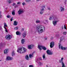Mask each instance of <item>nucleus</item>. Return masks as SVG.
Here are the masks:
<instances>
[{
    "mask_svg": "<svg viewBox=\"0 0 67 67\" xmlns=\"http://www.w3.org/2000/svg\"><path fill=\"white\" fill-rule=\"evenodd\" d=\"M13 60V58L11 57H10L7 56L6 59V60Z\"/></svg>",
    "mask_w": 67,
    "mask_h": 67,
    "instance_id": "6e6552de",
    "label": "nucleus"
},
{
    "mask_svg": "<svg viewBox=\"0 0 67 67\" xmlns=\"http://www.w3.org/2000/svg\"><path fill=\"white\" fill-rule=\"evenodd\" d=\"M7 18H11V16L10 15H7Z\"/></svg>",
    "mask_w": 67,
    "mask_h": 67,
    "instance_id": "c85d7f7f",
    "label": "nucleus"
},
{
    "mask_svg": "<svg viewBox=\"0 0 67 67\" xmlns=\"http://www.w3.org/2000/svg\"><path fill=\"white\" fill-rule=\"evenodd\" d=\"M16 4L15 3H13V4L12 5H15Z\"/></svg>",
    "mask_w": 67,
    "mask_h": 67,
    "instance_id": "09e8293b",
    "label": "nucleus"
},
{
    "mask_svg": "<svg viewBox=\"0 0 67 67\" xmlns=\"http://www.w3.org/2000/svg\"><path fill=\"white\" fill-rule=\"evenodd\" d=\"M24 28H22L21 31H24Z\"/></svg>",
    "mask_w": 67,
    "mask_h": 67,
    "instance_id": "a18cd8bd",
    "label": "nucleus"
},
{
    "mask_svg": "<svg viewBox=\"0 0 67 67\" xmlns=\"http://www.w3.org/2000/svg\"><path fill=\"white\" fill-rule=\"evenodd\" d=\"M2 30V27L0 26V30Z\"/></svg>",
    "mask_w": 67,
    "mask_h": 67,
    "instance_id": "c03bdc74",
    "label": "nucleus"
},
{
    "mask_svg": "<svg viewBox=\"0 0 67 67\" xmlns=\"http://www.w3.org/2000/svg\"><path fill=\"white\" fill-rule=\"evenodd\" d=\"M18 7V5H16L15 6V8H16Z\"/></svg>",
    "mask_w": 67,
    "mask_h": 67,
    "instance_id": "c9c22d12",
    "label": "nucleus"
},
{
    "mask_svg": "<svg viewBox=\"0 0 67 67\" xmlns=\"http://www.w3.org/2000/svg\"><path fill=\"white\" fill-rule=\"evenodd\" d=\"M17 4H21V2H18L17 3Z\"/></svg>",
    "mask_w": 67,
    "mask_h": 67,
    "instance_id": "4c0bfd02",
    "label": "nucleus"
},
{
    "mask_svg": "<svg viewBox=\"0 0 67 67\" xmlns=\"http://www.w3.org/2000/svg\"><path fill=\"white\" fill-rule=\"evenodd\" d=\"M18 29H19L18 27H16L15 28V30H18Z\"/></svg>",
    "mask_w": 67,
    "mask_h": 67,
    "instance_id": "2f4dec72",
    "label": "nucleus"
},
{
    "mask_svg": "<svg viewBox=\"0 0 67 67\" xmlns=\"http://www.w3.org/2000/svg\"><path fill=\"white\" fill-rule=\"evenodd\" d=\"M40 20H37L36 21V23H40Z\"/></svg>",
    "mask_w": 67,
    "mask_h": 67,
    "instance_id": "72a5a7b5",
    "label": "nucleus"
},
{
    "mask_svg": "<svg viewBox=\"0 0 67 67\" xmlns=\"http://www.w3.org/2000/svg\"><path fill=\"white\" fill-rule=\"evenodd\" d=\"M45 28L44 26L40 25H37L36 27V30L38 33H42L44 32Z\"/></svg>",
    "mask_w": 67,
    "mask_h": 67,
    "instance_id": "f257e3e1",
    "label": "nucleus"
},
{
    "mask_svg": "<svg viewBox=\"0 0 67 67\" xmlns=\"http://www.w3.org/2000/svg\"><path fill=\"white\" fill-rule=\"evenodd\" d=\"M45 21H46V22L47 23H48V20H45Z\"/></svg>",
    "mask_w": 67,
    "mask_h": 67,
    "instance_id": "8fccbe9b",
    "label": "nucleus"
},
{
    "mask_svg": "<svg viewBox=\"0 0 67 67\" xmlns=\"http://www.w3.org/2000/svg\"><path fill=\"white\" fill-rule=\"evenodd\" d=\"M5 29V31L6 32H8V30H7V28H6V29Z\"/></svg>",
    "mask_w": 67,
    "mask_h": 67,
    "instance_id": "49530a36",
    "label": "nucleus"
},
{
    "mask_svg": "<svg viewBox=\"0 0 67 67\" xmlns=\"http://www.w3.org/2000/svg\"><path fill=\"white\" fill-rule=\"evenodd\" d=\"M7 25V24L5 23H4V27L5 29H6V25Z\"/></svg>",
    "mask_w": 67,
    "mask_h": 67,
    "instance_id": "393cba45",
    "label": "nucleus"
},
{
    "mask_svg": "<svg viewBox=\"0 0 67 67\" xmlns=\"http://www.w3.org/2000/svg\"><path fill=\"white\" fill-rule=\"evenodd\" d=\"M21 43L22 44H23L24 43V42L25 41H24V39H23L21 40Z\"/></svg>",
    "mask_w": 67,
    "mask_h": 67,
    "instance_id": "5701e85b",
    "label": "nucleus"
},
{
    "mask_svg": "<svg viewBox=\"0 0 67 67\" xmlns=\"http://www.w3.org/2000/svg\"><path fill=\"white\" fill-rule=\"evenodd\" d=\"M39 64L40 66H42L43 65V63L41 62H39Z\"/></svg>",
    "mask_w": 67,
    "mask_h": 67,
    "instance_id": "c756f323",
    "label": "nucleus"
},
{
    "mask_svg": "<svg viewBox=\"0 0 67 67\" xmlns=\"http://www.w3.org/2000/svg\"><path fill=\"white\" fill-rule=\"evenodd\" d=\"M51 40H53V37H51Z\"/></svg>",
    "mask_w": 67,
    "mask_h": 67,
    "instance_id": "37998d69",
    "label": "nucleus"
},
{
    "mask_svg": "<svg viewBox=\"0 0 67 67\" xmlns=\"http://www.w3.org/2000/svg\"><path fill=\"white\" fill-rule=\"evenodd\" d=\"M26 35V32H24L23 33V36L24 38L25 37V36Z\"/></svg>",
    "mask_w": 67,
    "mask_h": 67,
    "instance_id": "4468645a",
    "label": "nucleus"
},
{
    "mask_svg": "<svg viewBox=\"0 0 67 67\" xmlns=\"http://www.w3.org/2000/svg\"><path fill=\"white\" fill-rule=\"evenodd\" d=\"M60 8L61 12H62V11H64V10H65V8L62 6H60Z\"/></svg>",
    "mask_w": 67,
    "mask_h": 67,
    "instance_id": "2eb2a0df",
    "label": "nucleus"
},
{
    "mask_svg": "<svg viewBox=\"0 0 67 67\" xmlns=\"http://www.w3.org/2000/svg\"><path fill=\"white\" fill-rule=\"evenodd\" d=\"M64 29H65L66 30L67 29V28H66V25H64Z\"/></svg>",
    "mask_w": 67,
    "mask_h": 67,
    "instance_id": "a19ab883",
    "label": "nucleus"
},
{
    "mask_svg": "<svg viewBox=\"0 0 67 67\" xmlns=\"http://www.w3.org/2000/svg\"><path fill=\"white\" fill-rule=\"evenodd\" d=\"M18 21H14V25H15V26H16V25H18Z\"/></svg>",
    "mask_w": 67,
    "mask_h": 67,
    "instance_id": "dca6fc26",
    "label": "nucleus"
},
{
    "mask_svg": "<svg viewBox=\"0 0 67 67\" xmlns=\"http://www.w3.org/2000/svg\"><path fill=\"white\" fill-rule=\"evenodd\" d=\"M5 38L7 39H8V40H10L12 38V36L10 35H8L6 36Z\"/></svg>",
    "mask_w": 67,
    "mask_h": 67,
    "instance_id": "1a4fd4ad",
    "label": "nucleus"
},
{
    "mask_svg": "<svg viewBox=\"0 0 67 67\" xmlns=\"http://www.w3.org/2000/svg\"><path fill=\"white\" fill-rule=\"evenodd\" d=\"M6 27H8V25H6Z\"/></svg>",
    "mask_w": 67,
    "mask_h": 67,
    "instance_id": "13d9d810",
    "label": "nucleus"
},
{
    "mask_svg": "<svg viewBox=\"0 0 67 67\" xmlns=\"http://www.w3.org/2000/svg\"><path fill=\"white\" fill-rule=\"evenodd\" d=\"M25 2H31V0H25Z\"/></svg>",
    "mask_w": 67,
    "mask_h": 67,
    "instance_id": "bb28decb",
    "label": "nucleus"
},
{
    "mask_svg": "<svg viewBox=\"0 0 67 67\" xmlns=\"http://www.w3.org/2000/svg\"><path fill=\"white\" fill-rule=\"evenodd\" d=\"M8 49H5L4 51V53L5 54H8Z\"/></svg>",
    "mask_w": 67,
    "mask_h": 67,
    "instance_id": "f3484780",
    "label": "nucleus"
},
{
    "mask_svg": "<svg viewBox=\"0 0 67 67\" xmlns=\"http://www.w3.org/2000/svg\"><path fill=\"white\" fill-rule=\"evenodd\" d=\"M22 67H23V66H22Z\"/></svg>",
    "mask_w": 67,
    "mask_h": 67,
    "instance_id": "0e129e2a",
    "label": "nucleus"
},
{
    "mask_svg": "<svg viewBox=\"0 0 67 67\" xmlns=\"http://www.w3.org/2000/svg\"><path fill=\"white\" fill-rule=\"evenodd\" d=\"M46 66L47 67H48V65H47Z\"/></svg>",
    "mask_w": 67,
    "mask_h": 67,
    "instance_id": "6e6d98bb",
    "label": "nucleus"
},
{
    "mask_svg": "<svg viewBox=\"0 0 67 67\" xmlns=\"http://www.w3.org/2000/svg\"><path fill=\"white\" fill-rule=\"evenodd\" d=\"M16 34L17 35H20V34H21V33L19 31H17L16 32Z\"/></svg>",
    "mask_w": 67,
    "mask_h": 67,
    "instance_id": "6ab92c4d",
    "label": "nucleus"
},
{
    "mask_svg": "<svg viewBox=\"0 0 67 67\" xmlns=\"http://www.w3.org/2000/svg\"><path fill=\"white\" fill-rule=\"evenodd\" d=\"M40 60H42V58H40Z\"/></svg>",
    "mask_w": 67,
    "mask_h": 67,
    "instance_id": "864d4df0",
    "label": "nucleus"
},
{
    "mask_svg": "<svg viewBox=\"0 0 67 67\" xmlns=\"http://www.w3.org/2000/svg\"><path fill=\"white\" fill-rule=\"evenodd\" d=\"M2 15L1 14H0V19H1L2 17Z\"/></svg>",
    "mask_w": 67,
    "mask_h": 67,
    "instance_id": "de8ad7c7",
    "label": "nucleus"
},
{
    "mask_svg": "<svg viewBox=\"0 0 67 67\" xmlns=\"http://www.w3.org/2000/svg\"><path fill=\"white\" fill-rule=\"evenodd\" d=\"M66 33L67 32H64L63 33V34H64V35H66Z\"/></svg>",
    "mask_w": 67,
    "mask_h": 67,
    "instance_id": "473e14b6",
    "label": "nucleus"
},
{
    "mask_svg": "<svg viewBox=\"0 0 67 67\" xmlns=\"http://www.w3.org/2000/svg\"><path fill=\"white\" fill-rule=\"evenodd\" d=\"M1 12H0V14H1Z\"/></svg>",
    "mask_w": 67,
    "mask_h": 67,
    "instance_id": "bf43d9fd",
    "label": "nucleus"
},
{
    "mask_svg": "<svg viewBox=\"0 0 67 67\" xmlns=\"http://www.w3.org/2000/svg\"><path fill=\"white\" fill-rule=\"evenodd\" d=\"M7 8H6V9H7Z\"/></svg>",
    "mask_w": 67,
    "mask_h": 67,
    "instance_id": "e2e57ef3",
    "label": "nucleus"
},
{
    "mask_svg": "<svg viewBox=\"0 0 67 67\" xmlns=\"http://www.w3.org/2000/svg\"><path fill=\"white\" fill-rule=\"evenodd\" d=\"M33 48V44L29 45L28 46V48L29 49H31L32 48Z\"/></svg>",
    "mask_w": 67,
    "mask_h": 67,
    "instance_id": "f8f14e48",
    "label": "nucleus"
},
{
    "mask_svg": "<svg viewBox=\"0 0 67 67\" xmlns=\"http://www.w3.org/2000/svg\"><path fill=\"white\" fill-rule=\"evenodd\" d=\"M47 9L48 10H49V11L51 10V8H48Z\"/></svg>",
    "mask_w": 67,
    "mask_h": 67,
    "instance_id": "79ce46f5",
    "label": "nucleus"
},
{
    "mask_svg": "<svg viewBox=\"0 0 67 67\" xmlns=\"http://www.w3.org/2000/svg\"><path fill=\"white\" fill-rule=\"evenodd\" d=\"M36 1H40V0H36Z\"/></svg>",
    "mask_w": 67,
    "mask_h": 67,
    "instance_id": "5fc2aeb1",
    "label": "nucleus"
},
{
    "mask_svg": "<svg viewBox=\"0 0 67 67\" xmlns=\"http://www.w3.org/2000/svg\"><path fill=\"white\" fill-rule=\"evenodd\" d=\"M65 39V37H62L60 38V40L59 41V47L60 49H61L62 50H67V47H64L62 46H61V42L63 40Z\"/></svg>",
    "mask_w": 67,
    "mask_h": 67,
    "instance_id": "f03ea898",
    "label": "nucleus"
},
{
    "mask_svg": "<svg viewBox=\"0 0 67 67\" xmlns=\"http://www.w3.org/2000/svg\"><path fill=\"white\" fill-rule=\"evenodd\" d=\"M12 14L13 15H15V10H13L12 12Z\"/></svg>",
    "mask_w": 67,
    "mask_h": 67,
    "instance_id": "b1692460",
    "label": "nucleus"
},
{
    "mask_svg": "<svg viewBox=\"0 0 67 67\" xmlns=\"http://www.w3.org/2000/svg\"><path fill=\"white\" fill-rule=\"evenodd\" d=\"M24 10L22 9H19V10L18 11V13L19 15L22 14L24 13Z\"/></svg>",
    "mask_w": 67,
    "mask_h": 67,
    "instance_id": "39448f33",
    "label": "nucleus"
},
{
    "mask_svg": "<svg viewBox=\"0 0 67 67\" xmlns=\"http://www.w3.org/2000/svg\"><path fill=\"white\" fill-rule=\"evenodd\" d=\"M25 2H23L22 3V5H25Z\"/></svg>",
    "mask_w": 67,
    "mask_h": 67,
    "instance_id": "58836bf2",
    "label": "nucleus"
},
{
    "mask_svg": "<svg viewBox=\"0 0 67 67\" xmlns=\"http://www.w3.org/2000/svg\"><path fill=\"white\" fill-rule=\"evenodd\" d=\"M43 60H46V58H45V54H44L43 56Z\"/></svg>",
    "mask_w": 67,
    "mask_h": 67,
    "instance_id": "4be33fe9",
    "label": "nucleus"
},
{
    "mask_svg": "<svg viewBox=\"0 0 67 67\" xmlns=\"http://www.w3.org/2000/svg\"><path fill=\"white\" fill-rule=\"evenodd\" d=\"M46 53L48 55H52L53 54V52L49 50H47V51Z\"/></svg>",
    "mask_w": 67,
    "mask_h": 67,
    "instance_id": "0eeeda50",
    "label": "nucleus"
},
{
    "mask_svg": "<svg viewBox=\"0 0 67 67\" xmlns=\"http://www.w3.org/2000/svg\"><path fill=\"white\" fill-rule=\"evenodd\" d=\"M62 29H64V26H62Z\"/></svg>",
    "mask_w": 67,
    "mask_h": 67,
    "instance_id": "3c124183",
    "label": "nucleus"
},
{
    "mask_svg": "<svg viewBox=\"0 0 67 67\" xmlns=\"http://www.w3.org/2000/svg\"><path fill=\"white\" fill-rule=\"evenodd\" d=\"M1 60H0V62H1Z\"/></svg>",
    "mask_w": 67,
    "mask_h": 67,
    "instance_id": "680f3d73",
    "label": "nucleus"
},
{
    "mask_svg": "<svg viewBox=\"0 0 67 67\" xmlns=\"http://www.w3.org/2000/svg\"><path fill=\"white\" fill-rule=\"evenodd\" d=\"M50 46L51 48H53L55 45V43L54 42H51L50 43Z\"/></svg>",
    "mask_w": 67,
    "mask_h": 67,
    "instance_id": "9d476101",
    "label": "nucleus"
},
{
    "mask_svg": "<svg viewBox=\"0 0 67 67\" xmlns=\"http://www.w3.org/2000/svg\"><path fill=\"white\" fill-rule=\"evenodd\" d=\"M13 18H12L11 19H10V21H12V20H13Z\"/></svg>",
    "mask_w": 67,
    "mask_h": 67,
    "instance_id": "ea45409f",
    "label": "nucleus"
},
{
    "mask_svg": "<svg viewBox=\"0 0 67 67\" xmlns=\"http://www.w3.org/2000/svg\"><path fill=\"white\" fill-rule=\"evenodd\" d=\"M7 1L8 3H12L11 1L10 0H8Z\"/></svg>",
    "mask_w": 67,
    "mask_h": 67,
    "instance_id": "cd10ccee",
    "label": "nucleus"
},
{
    "mask_svg": "<svg viewBox=\"0 0 67 67\" xmlns=\"http://www.w3.org/2000/svg\"><path fill=\"white\" fill-rule=\"evenodd\" d=\"M49 20H57L58 18H57L56 15H53L51 16L49 18Z\"/></svg>",
    "mask_w": 67,
    "mask_h": 67,
    "instance_id": "20e7f679",
    "label": "nucleus"
},
{
    "mask_svg": "<svg viewBox=\"0 0 67 67\" xmlns=\"http://www.w3.org/2000/svg\"><path fill=\"white\" fill-rule=\"evenodd\" d=\"M34 53L33 52L31 54H30L29 55V57H30V58H31V57H33L34 56L33 55Z\"/></svg>",
    "mask_w": 67,
    "mask_h": 67,
    "instance_id": "a211bd4d",
    "label": "nucleus"
},
{
    "mask_svg": "<svg viewBox=\"0 0 67 67\" xmlns=\"http://www.w3.org/2000/svg\"><path fill=\"white\" fill-rule=\"evenodd\" d=\"M59 62L60 63H62V67H66L65 66V64L64 63V62H63V61L60 60H59Z\"/></svg>",
    "mask_w": 67,
    "mask_h": 67,
    "instance_id": "9b49d317",
    "label": "nucleus"
},
{
    "mask_svg": "<svg viewBox=\"0 0 67 67\" xmlns=\"http://www.w3.org/2000/svg\"><path fill=\"white\" fill-rule=\"evenodd\" d=\"M59 20H55L54 21H53V23L54 26H55L57 24V22H59Z\"/></svg>",
    "mask_w": 67,
    "mask_h": 67,
    "instance_id": "ddd939ff",
    "label": "nucleus"
},
{
    "mask_svg": "<svg viewBox=\"0 0 67 67\" xmlns=\"http://www.w3.org/2000/svg\"><path fill=\"white\" fill-rule=\"evenodd\" d=\"M25 59H26L27 60H29V56H28V55H26L25 56Z\"/></svg>",
    "mask_w": 67,
    "mask_h": 67,
    "instance_id": "412c9836",
    "label": "nucleus"
},
{
    "mask_svg": "<svg viewBox=\"0 0 67 67\" xmlns=\"http://www.w3.org/2000/svg\"><path fill=\"white\" fill-rule=\"evenodd\" d=\"M63 59H64V58H61V60L62 61H63Z\"/></svg>",
    "mask_w": 67,
    "mask_h": 67,
    "instance_id": "603ef678",
    "label": "nucleus"
},
{
    "mask_svg": "<svg viewBox=\"0 0 67 67\" xmlns=\"http://www.w3.org/2000/svg\"><path fill=\"white\" fill-rule=\"evenodd\" d=\"M45 40H47V38H45Z\"/></svg>",
    "mask_w": 67,
    "mask_h": 67,
    "instance_id": "4d7b16f0",
    "label": "nucleus"
},
{
    "mask_svg": "<svg viewBox=\"0 0 67 67\" xmlns=\"http://www.w3.org/2000/svg\"><path fill=\"white\" fill-rule=\"evenodd\" d=\"M43 13H44V11H40V14H43Z\"/></svg>",
    "mask_w": 67,
    "mask_h": 67,
    "instance_id": "a878e982",
    "label": "nucleus"
},
{
    "mask_svg": "<svg viewBox=\"0 0 67 67\" xmlns=\"http://www.w3.org/2000/svg\"><path fill=\"white\" fill-rule=\"evenodd\" d=\"M44 8H42V9H41L40 10L41 11H44Z\"/></svg>",
    "mask_w": 67,
    "mask_h": 67,
    "instance_id": "7c9ffc66",
    "label": "nucleus"
},
{
    "mask_svg": "<svg viewBox=\"0 0 67 67\" xmlns=\"http://www.w3.org/2000/svg\"><path fill=\"white\" fill-rule=\"evenodd\" d=\"M44 23V24H45L46 23Z\"/></svg>",
    "mask_w": 67,
    "mask_h": 67,
    "instance_id": "052dcab7",
    "label": "nucleus"
},
{
    "mask_svg": "<svg viewBox=\"0 0 67 67\" xmlns=\"http://www.w3.org/2000/svg\"><path fill=\"white\" fill-rule=\"evenodd\" d=\"M27 51V49L25 48L22 47H20V48L18 49L17 51L18 53L22 54V53H25L26 51Z\"/></svg>",
    "mask_w": 67,
    "mask_h": 67,
    "instance_id": "7ed1b4c3",
    "label": "nucleus"
},
{
    "mask_svg": "<svg viewBox=\"0 0 67 67\" xmlns=\"http://www.w3.org/2000/svg\"><path fill=\"white\" fill-rule=\"evenodd\" d=\"M29 67H34L33 65H30L29 66Z\"/></svg>",
    "mask_w": 67,
    "mask_h": 67,
    "instance_id": "e433bc0d",
    "label": "nucleus"
},
{
    "mask_svg": "<svg viewBox=\"0 0 67 67\" xmlns=\"http://www.w3.org/2000/svg\"><path fill=\"white\" fill-rule=\"evenodd\" d=\"M15 51H13V52L12 53V56H14L15 55Z\"/></svg>",
    "mask_w": 67,
    "mask_h": 67,
    "instance_id": "aec40b11",
    "label": "nucleus"
},
{
    "mask_svg": "<svg viewBox=\"0 0 67 67\" xmlns=\"http://www.w3.org/2000/svg\"><path fill=\"white\" fill-rule=\"evenodd\" d=\"M38 48H39V49H40V50H41L42 48V49L44 51H45V50L47 49L45 47H44V46H43L39 45L38 46Z\"/></svg>",
    "mask_w": 67,
    "mask_h": 67,
    "instance_id": "423d86ee",
    "label": "nucleus"
},
{
    "mask_svg": "<svg viewBox=\"0 0 67 67\" xmlns=\"http://www.w3.org/2000/svg\"><path fill=\"white\" fill-rule=\"evenodd\" d=\"M42 8H45V5H42L41 7Z\"/></svg>",
    "mask_w": 67,
    "mask_h": 67,
    "instance_id": "f704fd0d",
    "label": "nucleus"
}]
</instances>
